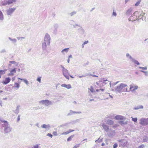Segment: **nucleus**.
Segmentation results:
<instances>
[{
    "label": "nucleus",
    "instance_id": "f257e3e1",
    "mask_svg": "<svg viewBox=\"0 0 148 148\" xmlns=\"http://www.w3.org/2000/svg\"><path fill=\"white\" fill-rule=\"evenodd\" d=\"M127 85L126 84L121 83L119 86L115 88V91L116 93L120 92H126L127 91V88H126Z\"/></svg>",
    "mask_w": 148,
    "mask_h": 148
},
{
    "label": "nucleus",
    "instance_id": "f03ea898",
    "mask_svg": "<svg viewBox=\"0 0 148 148\" xmlns=\"http://www.w3.org/2000/svg\"><path fill=\"white\" fill-rule=\"evenodd\" d=\"M3 123L2 124V126L3 127V130L5 133H8L11 131V128L10 127V125L8 124L7 121H2Z\"/></svg>",
    "mask_w": 148,
    "mask_h": 148
},
{
    "label": "nucleus",
    "instance_id": "7ed1b4c3",
    "mask_svg": "<svg viewBox=\"0 0 148 148\" xmlns=\"http://www.w3.org/2000/svg\"><path fill=\"white\" fill-rule=\"evenodd\" d=\"M60 66L62 69V71L63 75L67 79H69V72L68 71L65 69L63 66L61 65Z\"/></svg>",
    "mask_w": 148,
    "mask_h": 148
},
{
    "label": "nucleus",
    "instance_id": "20e7f679",
    "mask_svg": "<svg viewBox=\"0 0 148 148\" xmlns=\"http://www.w3.org/2000/svg\"><path fill=\"white\" fill-rule=\"evenodd\" d=\"M126 57L127 59L130 60L131 62L135 64H137V65H139L140 64V63L137 60L133 58L129 53H127L126 54Z\"/></svg>",
    "mask_w": 148,
    "mask_h": 148
},
{
    "label": "nucleus",
    "instance_id": "39448f33",
    "mask_svg": "<svg viewBox=\"0 0 148 148\" xmlns=\"http://www.w3.org/2000/svg\"><path fill=\"white\" fill-rule=\"evenodd\" d=\"M138 13L137 11H136L133 14H132L131 16L128 18L129 21H134L137 19V14Z\"/></svg>",
    "mask_w": 148,
    "mask_h": 148
},
{
    "label": "nucleus",
    "instance_id": "423d86ee",
    "mask_svg": "<svg viewBox=\"0 0 148 148\" xmlns=\"http://www.w3.org/2000/svg\"><path fill=\"white\" fill-rule=\"evenodd\" d=\"M40 103L44 104L45 106H48L52 105L53 102L47 99L42 100L39 101Z\"/></svg>",
    "mask_w": 148,
    "mask_h": 148
},
{
    "label": "nucleus",
    "instance_id": "0eeeda50",
    "mask_svg": "<svg viewBox=\"0 0 148 148\" xmlns=\"http://www.w3.org/2000/svg\"><path fill=\"white\" fill-rule=\"evenodd\" d=\"M51 38L49 35L47 33L45 34L44 37V42H46L47 45H49L50 43Z\"/></svg>",
    "mask_w": 148,
    "mask_h": 148
},
{
    "label": "nucleus",
    "instance_id": "6e6552de",
    "mask_svg": "<svg viewBox=\"0 0 148 148\" xmlns=\"http://www.w3.org/2000/svg\"><path fill=\"white\" fill-rule=\"evenodd\" d=\"M16 0H4L2 4L3 6L7 5H9L12 3L14 2H16Z\"/></svg>",
    "mask_w": 148,
    "mask_h": 148
},
{
    "label": "nucleus",
    "instance_id": "1a4fd4ad",
    "mask_svg": "<svg viewBox=\"0 0 148 148\" xmlns=\"http://www.w3.org/2000/svg\"><path fill=\"white\" fill-rule=\"evenodd\" d=\"M140 123L143 125H148V118H141L140 120Z\"/></svg>",
    "mask_w": 148,
    "mask_h": 148
},
{
    "label": "nucleus",
    "instance_id": "9d476101",
    "mask_svg": "<svg viewBox=\"0 0 148 148\" xmlns=\"http://www.w3.org/2000/svg\"><path fill=\"white\" fill-rule=\"evenodd\" d=\"M16 9V8H9L6 10L7 14L8 15H11Z\"/></svg>",
    "mask_w": 148,
    "mask_h": 148
},
{
    "label": "nucleus",
    "instance_id": "9b49d317",
    "mask_svg": "<svg viewBox=\"0 0 148 148\" xmlns=\"http://www.w3.org/2000/svg\"><path fill=\"white\" fill-rule=\"evenodd\" d=\"M118 141L120 143V145L122 146H125L127 143V140L125 139L119 140Z\"/></svg>",
    "mask_w": 148,
    "mask_h": 148
},
{
    "label": "nucleus",
    "instance_id": "f8f14e48",
    "mask_svg": "<svg viewBox=\"0 0 148 148\" xmlns=\"http://www.w3.org/2000/svg\"><path fill=\"white\" fill-rule=\"evenodd\" d=\"M101 125L103 129L105 131L107 132H110V129L109 128L108 126L104 123L102 124Z\"/></svg>",
    "mask_w": 148,
    "mask_h": 148
},
{
    "label": "nucleus",
    "instance_id": "ddd939ff",
    "mask_svg": "<svg viewBox=\"0 0 148 148\" xmlns=\"http://www.w3.org/2000/svg\"><path fill=\"white\" fill-rule=\"evenodd\" d=\"M47 42H43L42 43V49L43 51V52H44L45 53H46L44 52V51L46 50L47 49Z\"/></svg>",
    "mask_w": 148,
    "mask_h": 148
},
{
    "label": "nucleus",
    "instance_id": "4468645a",
    "mask_svg": "<svg viewBox=\"0 0 148 148\" xmlns=\"http://www.w3.org/2000/svg\"><path fill=\"white\" fill-rule=\"evenodd\" d=\"M145 13H142L141 14L139 15L138 18L139 19H141L143 20H145L146 16H145Z\"/></svg>",
    "mask_w": 148,
    "mask_h": 148
},
{
    "label": "nucleus",
    "instance_id": "2eb2a0df",
    "mask_svg": "<svg viewBox=\"0 0 148 148\" xmlns=\"http://www.w3.org/2000/svg\"><path fill=\"white\" fill-rule=\"evenodd\" d=\"M133 10V8L132 7H131L128 9L126 13V14L127 16H130L132 13V10Z\"/></svg>",
    "mask_w": 148,
    "mask_h": 148
},
{
    "label": "nucleus",
    "instance_id": "dca6fc26",
    "mask_svg": "<svg viewBox=\"0 0 148 148\" xmlns=\"http://www.w3.org/2000/svg\"><path fill=\"white\" fill-rule=\"evenodd\" d=\"M41 127L42 128H45L46 130H49L51 126L49 124H43L41 125Z\"/></svg>",
    "mask_w": 148,
    "mask_h": 148
},
{
    "label": "nucleus",
    "instance_id": "f3484780",
    "mask_svg": "<svg viewBox=\"0 0 148 148\" xmlns=\"http://www.w3.org/2000/svg\"><path fill=\"white\" fill-rule=\"evenodd\" d=\"M61 86L62 87L66 88L68 89H69L71 88V85L69 84L66 85L64 84H63L61 85Z\"/></svg>",
    "mask_w": 148,
    "mask_h": 148
},
{
    "label": "nucleus",
    "instance_id": "a211bd4d",
    "mask_svg": "<svg viewBox=\"0 0 148 148\" xmlns=\"http://www.w3.org/2000/svg\"><path fill=\"white\" fill-rule=\"evenodd\" d=\"M10 81V77H7L5 79V80L3 81V83L5 84H6L9 83Z\"/></svg>",
    "mask_w": 148,
    "mask_h": 148
},
{
    "label": "nucleus",
    "instance_id": "6ab92c4d",
    "mask_svg": "<svg viewBox=\"0 0 148 148\" xmlns=\"http://www.w3.org/2000/svg\"><path fill=\"white\" fill-rule=\"evenodd\" d=\"M115 119L118 120H122L123 119V116L121 115H117L115 116Z\"/></svg>",
    "mask_w": 148,
    "mask_h": 148
},
{
    "label": "nucleus",
    "instance_id": "aec40b11",
    "mask_svg": "<svg viewBox=\"0 0 148 148\" xmlns=\"http://www.w3.org/2000/svg\"><path fill=\"white\" fill-rule=\"evenodd\" d=\"M82 113V112H75V111H74L71 110H70V112L68 114V115H71L72 114H73V113H76V114H81Z\"/></svg>",
    "mask_w": 148,
    "mask_h": 148
},
{
    "label": "nucleus",
    "instance_id": "412c9836",
    "mask_svg": "<svg viewBox=\"0 0 148 148\" xmlns=\"http://www.w3.org/2000/svg\"><path fill=\"white\" fill-rule=\"evenodd\" d=\"M10 73H9L8 75H13L14 74L16 73V69H14L10 71Z\"/></svg>",
    "mask_w": 148,
    "mask_h": 148
},
{
    "label": "nucleus",
    "instance_id": "4be33fe9",
    "mask_svg": "<svg viewBox=\"0 0 148 148\" xmlns=\"http://www.w3.org/2000/svg\"><path fill=\"white\" fill-rule=\"evenodd\" d=\"M106 123L109 125H112L114 123V122L112 120H108L106 121Z\"/></svg>",
    "mask_w": 148,
    "mask_h": 148
},
{
    "label": "nucleus",
    "instance_id": "5701e85b",
    "mask_svg": "<svg viewBox=\"0 0 148 148\" xmlns=\"http://www.w3.org/2000/svg\"><path fill=\"white\" fill-rule=\"evenodd\" d=\"M143 106L142 105L138 106H137L135 107L134 108V109L135 110H138L139 109H143Z\"/></svg>",
    "mask_w": 148,
    "mask_h": 148
},
{
    "label": "nucleus",
    "instance_id": "b1692460",
    "mask_svg": "<svg viewBox=\"0 0 148 148\" xmlns=\"http://www.w3.org/2000/svg\"><path fill=\"white\" fill-rule=\"evenodd\" d=\"M18 79H19L21 80H23V82L25 83L27 85H28L29 84V83L27 80L26 79H21L19 78H18Z\"/></svg>",
    "mask_w": 148,
    "mask_h": 148
},
{
    "label": "nucleus",
    "instance_id": "393cba45",
    "mask_svg": "<svg viewBox=\"0 0 148 148\" xmlns=\"http://www.w3.org/2000/svg\"><path fill=\"white\" fill-rule=\"evenodd\" d=\"M8 39L14 43H16L17 42V40L16 38L12 39L11 38L9 37L8 38Z\"/></svg>",
    "mask_w": 148,
    "mask_h": 148
},
{
    "label": "nucleus",
    "instance_id": "a878e982",
    "mask_svg": "<svg viewBox=\"0 0 148 148\" xmlns=\"http://www.w3.org/2000/svg\"><path fill=\"white\" fill-rule=\"evenodd\" d=\"M9 63L12 64H15L16 66H17L18 64V62H16L14 61H9Z\"/></svg>",
    "mask_w": 148,
    "mask_h": 148
},
{
    "label": "nucleus",
    "instance_id": "bb28decb",
    "mask_svg": "<svg viewBox=\"0 0 148 148\" xmlns=\"http://www.w3.org/2000/svg\"><path fill=\"white\" fill-rule=\"evenodd\" d=\"M69 48L64 49L61 52L63 53V54H64V52H65L66 53H67L69 51Z\"/></svg>",
    "mask_w": 148,
    "mask_h": 148
},
{
    "label": "nucleus",
    "instance_id": "cd10ccee",
    "mask_svg": "<svg viewBox=\"0 0 148 148\" xmlns=\"http://www.w3.org/2000/svg\"><path fill=\"white\" fill-rule=\"evenodd\" d=\"M70 123H64L60 125V127H62L64 126H68Z\"/></svg>",
    "mask_w": 148,
    "mask_h": 148
},
{
    "label": "nucleus",
    "instance_id": "c85d7f7f",
    "mask_svg": "<svg viewBox=\"0 0 148 148\" xmlns=\"http://www.w3.org/2000/svg\"><path fill=\"white\" fill-rule=\"evenodd\" d=\"M79 33L82 34L83 35V34L84 33V32H85V30H84V29H83V28H81L79 29Z\"/></svg>",
    "mask_w": 148,
    "mask_h": 148
},
{
    "label": "nucleus",
    "instance_id": "c756f323",
    "mask_svg": "<svg viewBox=\"0 0 148 148\" xmlns=\"http://www.w3.org/2000/svg\"><path fill=\"white\" fill-rule=\"evenodd\" d=\"M74 135H72L70 136L67 139V141H71L72 140V139L74 137Z\"/></svg>",
    "mask_w": 148,
    "mask_h": 148
},
{
    "label": "nucleus",
    "instance_id": "7c9ffc66",
    "mask_svg": "<svg viewBox=\"0 0 148 148\" xmlns=\"http://www.w3.org/2000/svg\"><path fill=\"white\" fill-rule=\"evenodd\" d=\"M111 132V133L110 134V136H113L114 135V131L113 130H110V132Z\"/></svg>",
    "mask_w": 148,
    "mask_h": 148
},
{
    "label": "nucleus",
    "instance_id": "2f4dec72",
    "mask_svg": "<svg viewBox=\"0 0 148 148\" xmlns=\"http://www.w3.org/2000/svg\"><path fill=\"white\" fill-rule=\"evenodd\" d=\"M140 71L144 73L145 75L146 76H148V71H144L143 70H141Z\"/></svg>",
    "mask_w": 148,
    "mask_h": 148
},
{
    "label": "nucleus",
    "instance_id": "473e14b6",
    "mask_svg": "<svg viewBox=\"0 0 148 148\" xmlns=\"http://www.w3.org/2000/svg\"><path fill=\"white\" fill-rule=\"evenodd\" d=\"M14 87L17 88L18 89L20 87L19 84L16 82H15L14 84Z\"/></svg>",
    "mask_w": 148,
    "mask_h": 148
},
{
    "label": "nucleus",
    "instance_id": "72a5a7b5",
    "mask_svg": "<svg viewBox=\"0 0 148 148\" xmlns=\"http://www.w3.org/2000/svg\"><path fill=\"white\" fill-rule=\"evenodd\" d=\"M3 17L2 12L0 11V20H3Z\"/></svg>",
    "mask_w": 148,
    "mask_h": 148
},
{
    "label": "nucleus",
    "instance_id": "f704fd0d",
    "mask_svg": "<svg viewBox=\"0 0 148 148\" xmlns=\"http://www.w3.org/2000/svg\"><path fill=\"white\" fill-rule=\"evenodd\" d=\"M77 13V12L75 11H74L72 12H71L69 14L71 16H72L74 15L75 14Z\"/></svg>",
    "mask_w": 148,
    "mask_h": 148
},
{
    "label": "nucleus",
    "instance_id": "c9c22d12",
    "mask_svg": "<svg viewBox=\"0 0 148 148\" xmlns=\"http://www.w3.org/2000/svg\"><path fill=\"white\" fill-rule=\"evenodd\" d=\"M6 70H0V74L1 75L4 74L6 71Z\"/></svg>",
    "mask_w": 148,
    "mask_h": 148
},
{
    "label": "nucleus",
    "instance_id": "e433bc0d",
    "mask_svg": "<svg viewBox=\"0 0 148 148\" xmlns=\"http://www.w3.org/2000/svg\"><path fill=\"white\" fill-rule=\"evenodd\" d=\"M138 68L140 69H142L143 70H146L147 69V66L145 67L139 66Z\"/></svg>",
    "mask_w": 148,
    "mask_h": 148
},
{
    "label": "nucleus",
    "instance_id": "4c0bfd02",
    "mask_svg": "<svg viewBox=\"0 0 148 148\" xmlns=\"http://www.w3.org/2000/svg\"><path fill=\"white\" fill-rule=\"evenodd\" d=\"M88 41H85V42L83 43L82 44V48H83L84 47V45L86 44H87L88 43Z\"/></svg>",
    "mask_w": 148,
    "mask_h": 148
},
{
    "label": "nucleus",
    "instance_id": "58836bf2",
    "mask_svg": "<svg viewBox=\"0 0 148 148\" xmlns=\"http://www.w3.org/2000/svg\"><path fill=\"white\" fill-rule=\"evenodd\" d=\"M102 141V139H100L99 138L98 140H95V142L96 143H100V142H101Z\"/></svg>",
    "mask_w": 148,
    "mask_h": 148
},
{
    "label": "nucleus",
    "instance_id": "ea45409f",
    "mask_svg": "<svg viewBox=\"0 0 148 148\" xmlns=\"http://www.w3.org/2000/svg\"><path fill=\"white\" fill-rule=\"evenodd\" d=\"M140 1H141L140 0H139L135 4V6H138L140 4Z\"/></svg>",
    "mask_w": 148,
    "mask_h": 148
},
{
    "label": "nucleus",
    "instance_id": "a19ab883",
    "mask_svg": "<svg viewBox=\"0 0 148 148\" xmlns=\"http://www.w3.org/2000/svg\"><path fill=\"white\" fill-rule=\"evenodd\" d=\"M148 141V138L147 137H145L144 138L143 141L144 142H146Z\"/></svg>",
    "mask_w": 148,
    "mask_h": 148
},
{
    "label": "nucleus",
    "instance_id": "79ce46f5",
    "mask_svg": "<svg viewBox=\"0 0 148 148\" xmlns=\"http://www.w3.org/2000/svg\"><path fill=\"white\" fill-rule=\"evenodd\" d=\"M69 133V132L68 131H66L65 132H64L61 134L62 135H67Z\"/></svg>",
    "mask_w": 148,
    "mask_h": 148
},
{
    "label": "nucleus",
    "instance_id": "37998d69",
    "mask_svg": "<svg viewBox=\"0 0 148 148\" xmlns=\"http://www.w3.org/2000/svg\"><path fill=\"white\" fill-rule=\"evenodd\" d=\"M134 89L132 90V91H135L138 88V87L137 86H135L134 87Z\"/></svg>",
    "mask_w": 148,
    "mask_h": 148
},
{
    "label": "nucleus",
    "instance_id": "c03bdc74",
    "mask_svg": "<svg viewBox=\"0 0 148 148\" xmlns=\"http://www.w3.org/2000/svg\"><path fill=\"white\" fill-rule=\"evenodd\" d=\"M88 89L90 90V91L92 92H93L94 91V89L93 88H92V86H91L90 89L89 88Z\"/></svg>",
    "mask_w": 148,
    "mask_h": 148
},
{
    "label": "nucleus",
    "instance_id": "a18cd8bd",
    "mask_svg": "<svg viewBox=\"0 0 148 148\" xmlns=\"http://www.w3.org/2000/svg\"><path fill=\"white\" fill-rule=\"evenodd\" d=\"M145 147V145L143 144H142V145H141L139 146L138 147V148H143Z\"/></svg>",
    "mask_w": 148,
    "mask_h": 148
},
{
    "label": "nucleus",
    "instance_id": "49530a36",
    "mask_svg": "<svg viewBox=\"0 0 148 148\" xmlns=\"http://www.w3.org/2000/svg\"><path fill=\"white\" fill-rule=\"evenodd\" d=\"M132 121L136 122L137 121V118H132Z\"/></svg>",
    "mask_w": 148,
    "mask_h": 148
},
{
    "label": "nucleus",
    "instance_id": "de8ad7c7",
    "mask_svg": "<svg viewBox=\"0 0 148 148\" xmlns=\"http://www.w3.org/2000/svg\"><path fill=\"white\" fill-rule=\"evenodd\" d=\"M16 38L18 40H20L21 39H24L25 38V37H17Z\"/></svg>",
    "mask_w": 148,
    "mask_h": 148
},
{
    "label": "nucleus",
    "instance_id": "09e8293b",
    "mask_svg": "<svg viewBox=\"0 0 148 148\" xmlns=\"http://www.w3.org/2000/svg\"><path fill=\"white\" fill-rule=\"evenodd\" d=\"M87 75H90V76H91L93 77H98V76L97 75L91 74H88Z\"/></svg>",
    "mask_w": 148,
    "mask_h": 148
},
{
    "label": "nucleus",
    "instance_id": "8fccbe9b",
    "mask_svg": "<svg viewBox=\"0 0 148 148\" xmlns=\"http://www.w3.org/2000/svg\"><path fill=\"white\" fill-rule=\"evenodd\" d=\"M37 80L39 83H41V77H39L38 78Z\"/></svg>",
    "mask_w": 148,
    "mask_h": 148
},
{
    "label": "nucleus",
    "instance_id": "3c124183",
    "mask_svg": "<svg viewBox=\"0 0 148 148\" xmlns=\"http://www.w3.org/2000/svg\"><path fill=\"white\" fill-rule=\"evenodd\" d=\"M53 134L54 136H57V132L56 131L53 132Z\"/></svg>",
    "mask_w": 148,
    "mask_h": 148
},
{
    "label": "nucleus",
    "instance_id": "603ef678",
    "mask_svg": "<svg viewBox=\"0 0 148 148\" xmlns=\"http://www.w3.org/2000/svg\"><path fill=\"white\" fill-rule=\"evenodd\" d=\"M54 27L56 29L58 27V25L57 24H55L54 25Z\"/></svg>",
    "mask_w": 148,
    "mask_h": 148
},
{
    "label": "nucleus",
    "instance_id": "864d4df0",
    "mask_svg": "<svg viewBox=\"0 0 148 148\" xmlns=\"http://www.w3.org/2000/svg\"><path fill=\"white\" fill-rule=\"evenodd\" d=\"M47 135L51 138H52V137L53 136L50 133H48L47 134Z\"/></svg>",
    "mask_w": 148,
    "mask_h": 148
},
{
    "label": "nucleus",
    "instance_id": "5fc2aeb1",
    "mask_svg": "<svg viewBox=\"0 0 148 148\" xmlns=\"http://www.w3.org/2000/svg\"><path fill=\"white\" fill-rule=\"evenodd\" d=\"M112 15L116 16V12L113 11L112 13Z\"/></svg>",
    "mask_w": 148,
    "mask_h": 148
},
{
    "label": "nucleus",
    "instance_id": "6e6d98bb",
    "mask_svg": "<svg viewBox=\"0 0 148 148\" xmlns=\"http://www.w3.org/2000/svg\"><path fill=\"white\" fill-rule=\"evenodd\" d=\"M104 79V78L101 79L99 81V82H102L103 84L104 83V82L103 81V80Z\"/></svg>",
    "mask_w": 148,
    "mask_h": 148
},
{
    "label": "nucleus",
    "instance_id": "4d7b16f0",
    "mask_svg": "<svg viewBox=\"0 0 148 148\" xmlns=\"http://www.w3.org/2000/svg\"><path fill=\"white\" fill-rule=\"evenodd\" d=\"M117 147V145L116 144H114L113 146L114 148H116Z\"/></svg>",
    "mask_w": 148,
    "mask_h": 148
},
{
    "label": "nucleus",
    "instance_id": "13d9d810",
    "mask_svg": "<svg viewBox=\"0 0 148 148\" xmlns=\"http://www.w3.org/2000/svg\"><path fill=\"white\" fill-rule=\"evenodd\" d=\"M134 86H132V85H130V90L132 91V89L134 88Z\"/></svg>",
    "mask_w": 148,
    "mask_h": 148
},
{
    "label": "nucleus",
    "instance_id": "bf43d9fd",
    "mask_svg": "<svg viewBox=\"0 0 148 148\" xmlns=\"http://www.w3.org/2000/svg\"><path fill=\"white\" fill-rule=\"evenodd\" d=\"M38 147H39V145L37 144V145L34 146V148H38Z\"/></svg>",
    "mask_w": 148,
    "mask_h": 148
},
{
    "label": "nucleus",
    "instance_id": "052dcab7",
    "mask_svg": "<svg viewBox=\"0 0 148 148\" xmlns=\"http://www.w3.org/2000/svg\"><path fill=\"white\" fill-rule=\"evenodd\" d=\"M6 52V50L5 49H3L1 51V53H3Z\"/></svg>",
    "mask_w": 148,
    "mask_h": 148
},
{
    "label": "nucleus",
    "instance_id": "680f3d73",
    "mask_svg": "<svg viewBox=\"0 0 148 148\" xmlns=\"http://www.w3.org/2000/svg\"><path fill=\"white\" fill-rule=\"evenodd\" d=\"M79 144H77L74 147H75V148H77V147H79Z\"/></svg>",
    "mask_w": 148,
    "mask_h": 148
},
{
    "label": "nucleus",
    "instance_id": "e2e57ef3",
    "mask_svg": "<svg viewBox=\"0 0 148 148\" xmlns=\"http://www.w3.org/2000/svg\"><path fill=\"white\" fill-rule=\"evenodd\" d=\"M103 80V81L104 82H109V81L107 79H105L104 78V79Z\"/></svg>",
    "mask_w": 148,
    "mask_h": 148
},
{
    "label": "nucleus",
    "instance_id": "0e129e2a",
    "mask_svg": "<svg viewBox=\"0 0 148 148\" xmlns=\"http://www.w3.org/2000/svg\"><path fill=\"white\" fill-rule=\"evenodd\" d=\"M119 82V81H118V82H116L113 83V85H116Z\"/></svg>",
    "mask_w": 148,
    "mask_h": 148
},
{
    "label": "nucleus",
    "instance_id": "69168bd1",
    "mask_svg": "<svg viewBox=\"0 0 148 148\" xmlns=\"http://www.w3.org/2000/svg\"><path fill=\"white\" fill-rule=\"evenodd\" d=\"M73 27L74 28H76V26H79V25H77V24H75V25H73Z\"/></svg>",
    "mask_w": 148,
    "mask_h": 148
},
{
    "label": "nucleus",
    "instance_id": "338daca9",
    "mask_svg": "<svg viewBox=\"0 0 148 148\" xmlns=\"http://www.w3.org/2000/svg\"><path fill=\"white\" fill-rule=\"evenodd\" d=\"M74 131V130L70 129L69 131V133H70L71 132H73Z\"/></svg>",
    "mask_w": 148,
    "mask_h": 148
},
{
    "label": "nucleus",
    "instance_id": "774afa93",
    "mask_svg": "<svg viewBox=\"0 0 148 148\" xmlns=\"http://www.w3.org/2000/svg\"><path fill=\"white\" fill-rule=\"evenodd\" d=\"M20 116H18V118H17V121H18L20 120Z\"/></svg>",
    "mask_w": 148,
    "mask_h": 148
}]
</instances>
